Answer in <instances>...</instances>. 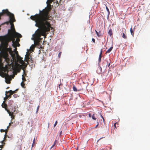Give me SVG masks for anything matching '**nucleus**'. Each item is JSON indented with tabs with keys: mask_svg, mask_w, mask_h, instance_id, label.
Here are the masks:
<instances>
[{
	"mask_svg": "<svg viewBox=\"0 0 150 150\" xmlns=\"http://www.w3.org/2000/svg\"><path fill=\"white\" fill-rule=\"evenodd\" d=\"M47 7L45 8L42 11L40 10L39 14L31 16L30 18L33 21L51 26L49 21L50 20L49 18L50 15L49 14V12L51 10V6L50 4L48 3V1H47Z\"/></svg>",
	"mask_w": 150,
	"mask_h": 150,
	"instance_id": "1",
	"label": "nucleus"
},
{
	"mask_svg": "<svg viewBox=\"0 0 150 150\" xmlns=\"http://www.w3.org/2000/svg\"><path fill=\"white\" fill-rule=\"evenodd\" d=\"M35 26L38 27L40 29H38L35 32V34L33 35L35 38L34 42L36 45H38L40 42L42 38L40 37L41 36H46V33L50 31V28L51 29L52 28L51 26H50L47 24L42 23L37 21H35Z\"/></svg>",
	"mask_w": 150,
	"mask_h": 150,
	"instance_id": "2",
	"label": "nucleus"
},
{
	"mask_svg": "<svg viewBox=\"0 0 150 150\" xmlns=\"http://www.w3.org/2000/svg\"><path fill=\"white\" fill-rule=\"evenodd\" d=\"M8 56V53L6 52H4L0 56V66L3 67L4 69H8V65L10 67L9 64L11 61Z\"/></svg>",
	"mask_w": 150,
	"mask_h": 150,
	"instance_id": "3",
	"label": "nucleus"
},
{
	"mask_svg": "<svg viewBox=\"0 0 150 150\" xmlns=\"http://www.w3.org/2000/svg\"><path fill=\"white\" fill-rule=\"evenodd\" d=\"M12 17L13 19L11 20L10 25H11V29L8 30V38H10L11 40L13 38H21L22 36L21 35L16 31L15 29L14 28V26L13 23L16 21V20L14 18V16H11Z\"/></svg>",
	"mask_w": 150,
	"mask_h": 150,
	"instance_id": "4",
	"label": "nucleus"
},
{
	"mask_svg": "<svg viewBox=\"0 0 150 150\" xmlns=\"http://www.w3.org/2000/svg\"><path fill=\"white\" fill-rule=\"evenodd\" d=\"M0 40L1 41V43L0 45V51L3 50H6L7 52H8L11 55L13 58H16V54H13L11 48L9 47L8 48V42L6 39L5 38L2 37L0 38Z\"/></svg>",
	"mask_w": 150,
	"mask_h": 150,
	"instance_id": "5",
	"label": "nucleus"
},
{
	"mask_svg": "<svg viewBox=\"0 0 150 150\" xmlns=\"http://www.w3.org/2000/svg\"><path fill=\"white\" fill-rule=\"evenodd\" d=\"M4 72H5L3 73V76L2 77H4L6 82L7 83L9 84L10 83V81L11 80V77L12 76L11 75H9L8 74V69H4Z\"/></svg>",
	"mask_w": 150,
	"mask_h": 150,
	"instance_id": "6",
	"label": "nucleus"
},
{
	"mask_svg": "<svg viewBox=\"0 0 150 150\" xmlns=\"http://www.w3.org/2000/svg\"><path fill=\"white\" fill-rule=\"evenodd\" d=\"M14 49V51H15L16 54V57L17 60L19 63L20 64H21L23 66H27V64H26L23 61L22 59V58L21 57L18 55V52L16 51L17 48L16 47Z\"/></svg>",
	"mask_w": 150,
	"mask_h": 150,
	"instance_id": "7",
	"label": "nucleus"
},
{
	"mask_svg": "<svg viewBox=\"0 0 150 150\" xmlns=\"http://www.w3.org/2000/svg\"><path fill=\"white\" fill-rule=\"evenodd\" d=\"M12 15H14V14L9 12L7 9L3 10L2 11V12L0 13V17L4 15H6L9 16V17H11V16Z\"/></svg>",
	"mask_w": 150,
	"mask_h": 150,
	"instance_id": "8",
	"label": "nucleus"
},
{
	"mask_svg": "<svg viewBox=\"0 0 150 150\" xmlns=\"http://www.w3.org/2000/svg\"><path fill=\"white\" fill-rule=\"evenodd\" d=\"M6 110L9 114V115L11 116V118L12 119H14V116L13 115V113L15 112L16 111V108L15 107L12 108L11 110V112L9 110L7 109H6Z\"/></svg>",
	"mask_w": 150,
	"mask_h": 150,
	"instance_id": "9",
	"label": "nucleus"
},
{
	"mask_svg": "<svg viewBox=\"0 0 150 150\" xmlns=\"http://www.w3.org/2000/svg\"><path fill=\"white\" fill-rule=\"evenodd\" d=\"M15 38H13L11 40H10V38H8L9 41L12 40V46L13 47H14L15 48L16 47H19L20 46V44L18 42H15Z\"/></svg>",
	"mask_w": 150,
	"mask_h": 150,
	"instance_id": "10",
	"label": "nucleus"
},
{
	"mask_svg": "<svg viewBox=\"0 0 150 150\" xmlns=\"http://www.w3.org/2000/svg\"><path fill=\"white\" fill-rule=\"evenodd\" d=\"M122 37L124 39H127V36L126 35V30L125 28H123L122 30Z\"/></svg>",
	"mask_w": 150,
	"mask_h": 150,
	"instance_id": "11",
	"label": "nucleus"
},
{
	"mask_svg": "<svg viewBox=\"0 0 150 150\" xmlns=\"http://www.w3.org/2000/svg\"><path fill=\"white\" fill-rule=\"evenodd\" d=\"M73 89L74 91H76V92L77 91H79L81 90H83V88L82 87V88H81V89H79V90H77V89L76 88V87L74 86H73Z\"/></svg>",
	"mask_w": 150,
	"mask_h": 150,
	"instance_id": "12",
	"label": "nucleus"
},
{
	"mask_svg": "<svg viewBox=\"0 0 150 150\" xmlns=\"http://www.w3.org/2000/svg\"><path fill=\"white\" fill-rule=\"evenodd\" d=\"M2 107L4 108H5L6 110V109H7L6 107H7V105L5 103V101H3V103L1 105Z\"/></svg>",
	"mask_w": 150,
	"mask_h": 150,
	"instance_id": "13",
	"label": "nucleus"
},
{
	"mask_svg": "<svg viewBox=\"0 0 150 150\" xmlns=\"http://www.w3.org/2000/svg\"><path fill=\"white\" fill-rule=\"evenodd\" d=\"M14 103V102L12 100H10L8 101V106L11 107H12L13 104Z\"/></svg>",
	"mask_w": 150,
	"mask_h": 150,
	"instance_id": "14",
	"label": "nucleus"
},
{
	"mask_svg": "<svg viewBox=\"0 0 150 150\" xmlns=\"http://www.w3.org/2000/svg\"><path fill=\"white\" fill-rule=\"evenodd\" d=\"M14 16V15H12V16L11 15V17H9V18H10V20L9 21H7L5 23H4L3 24H6L7 25H8L9 23H11V19L12 20V19H13V18H12V17H11V16Z\"/></svg>",
	"mask_w": 150,
	"mask_h": 150,
	"instance_id": "15",
	"label": "nucleus"
},
{
	"mask_svg": "<svg viewBox=\"0 0 150 150\" xmlns=\"http://www.w3.org/2000/svg\"><path fill=\"white\" fill-rule=\"evenodd\" d=\"M17 91V90L14 91H12L11 90H10L8 91H6V93H11L12 94H13L15 93L16 92V91Z\"/></svg>",
	"mask_w": 150,
	"mask_h": 150,
	"instance_id": "16",
	"label": "nucleus"
},
{
	"mask_svg": "<svg viewBox=\"0 0 150 150\" xmlns=\"http://www.w3.org/2000/svg\"><path fill=\"white\" fill-rule=\"evenodd\" d=\"M102 53V50L101 49L100 52V55H99V62H100L101 61Z\"/></svg>",
	"mask_w": 150,
	"mask_h": 150,
	"instance_id": "17",
	"label": "nucleus"
},
{
	"mask_svg": "<svg viewBox=\"0 0 150 150\" xmlns=\"http://www.w3.org/2000/svg\"><path fill=\"white\" fill-rule=\"evenodd\" d=\"M8 93H6V99H8V98H10L11 97V95H12L11 93H10L9 95H7V94Z\"/></svg>",
	"mask_w": 150,
	"mask_h": 150,
	"instance_id": "18",
	"label": "nucleus"
},
{
	"mask_svg": "<svg viewBox=\"0 0 150 150\" xmlns=\"http://www.w3.org/2000/svg\"><path fill=\"white\" fill-rule=\"evenodd\" d=\"M108 34L110 35V36H112V31L111 29H110L108 32Z\"/></svg>",
	"mask_w": 150,
	"mask_h": 150,
	"instance_id": "19",
	"label": "nucleus"
},
{
	"mask_svg": "<svg viewBox=\"0 0 150 150\" xmlns=\"http://www.w3.org/2000/svg\"><path fill=\"white\" fill-rule=\"evenodd\" d=\"M113 47L112 46L106 52V53H110L111 50H112L113 49Z\"/></svg>",
	"mask_w": 150,
	"mask_h": 150,
	"instance_id": "20",
	"label": "nucleus"
},
{
	"mask_svg": "<svg viewBox=\"0 0 150 150\" xmlns=\"http://www.w3.org/2000/svg\"><path fill=\"white\" fill-rule=\"evenodd\" d=\"M130 33H131V35L133 36H134V32L133 31V30H132V28H131L130 29Z\"/></svg>",
	"mask_w": 150,
	"mask_h": 150,
	"instance_id": "21",
	"label": "nucleus"
},
{
	"mask_svg": "<svg viewBox=\"0 0 150 150\" xmlns=\"http://www.w3.org/2000/svg\"><path fill=\"white\" fill-rule=\"evenodd\" d=\"M21 86L23 88H25V84L24 83V82H21Z\"/></svg>",
	"mask_w": 150,
	"mask_h": 150,
	"instance_id": "22",
	"label": "nucleus"
},
{
	"mask_svg": "<svg viewBox=\"0 0 150 150\" xmlns=\"http://www.w3.org/2000/svg\"><path fill=\"white\" fill-rule=\"evenodd\" d=\"M106 10H107V12H108V16L110 15V12L109 10L108 7L107 6H106Z\"/></svg>",
	"mask_w": 150,
	"mask_h": 150,
	"instance_id": "23",
	"label": "nucleus"
},
{
	"mask_svg": "<svg viewBox=\"0 0 150 150\" xmlns=\"http://www.w3.org/2000/svg\"><path fill=\"white\" fill-rule=\"evenodd\" d=\"M9 126H8L7 127V129H6V134H5V138L6 137V134H7V132H8V129L9 128Z\"/></svg>",
	"mask_w": 150,
	"mask_h": 150,
	"instance_id": "24",
	"label": "nucleus"
},
{
	"mask_svg": "<svg viewBox=\"0 0 150 150\" xmlns=\"http://www.w3.org/2000/svg\"><path fill=\"white\" fill-rule=\"evenodd\" d=\"M57 142V141L56 140H55L54 142V143L53 145L51 147V148H53L54 146H55V144H56Z\"/></svg>",
	"mask_w": 150,
	"mask_h": 150,
	"instance_id": "25",
	"label": "nucleus"
},
{
	"mask_svg": "<svg viewBox=\"0 0 150 150\" xmlns=\"http://www.w3.org/2000/svg\"><path fill=\"white\" fill-rule=\"evenodd\" d=\"M25 58L29 60L30 58L29 55H27V54H26Z\"/></svg>",
	"mask_w": 150,
	"mask_h": 150,
	"instance_id": "26",
	"label": "nucleus"
},
{
	"mask_svg": "<svg viewBox=\"0 0 150 150\" xmlns=\"http://www.w3.org/2000/svg\"><path fill=\"white\" fill-rule=\"evenodd\" d=\"M22 76H23V77H22V79L23 80V81L22 82H25V81H26V79L25 78V77L23 76V75H22Z\"/></svg>",
	"mask_w": 150,
	"mask_h": 150,
	"instance_id": "27",
	"label": "nucleus"
},
{
	"mask_svg": "<svg viewBox=\"0 0 150 150\" xmlns=\"http://www.w3.org/2000/svg\"><path fill=\"white\" fill-rule=\"evenodd\" d=\"M53 1L54 0H48L47 1L48 3L51 4Z\"/></svg>",
	"mask_w": 150,
	"mask_h": 150,
	"instance_id": "28",
	"label": "nucleus"
},
{
	"mask_svg": "<svg viewBox=\"0 0 150 150\" xmlns=\"http://www.w3.org/2000/svg\"><path fill=\"white\" fill-rule=\"evenodd\" d=\"M92 118L94 120H96V118L94 116V115L93 114L92 116Z\"/></svg>",
	"mask_w": 150,
	"mask_h": 150,
	"instance_id": "29",
	"label": "nucleus"
},
{
	"mask_svg": "<svg viewBox=\"0 0 150 150\" xmlns=\"http://www.w3.org/2000/svg\"><path fill=\"white\" fill-rule=\"evenodd\" d=\"M18 96V95L17 94H14L13 95V96L15 98H17Z\"/></svg>",
	"mask_w": 150,
	"mask_h": 150,
	"instance_id": "30",
	"label": "nucleus"
},
{
	"mask_svg": "<svg viewBox=\"0 0 150 150\" xmlns=\"http://www.w3.org/2000/svg\"><path fill=\"white\" fill-rule=\"evenodd\" d=\"M61 54H62V52H60L59 53L58 55V57H59V58H60L61 56Z\"/></svg>",
	"mask_w": 150,
	"mask_h": 150,
	"instance_id": "31",
	"label": "nucleus"
},
{
	"mask_svg": "<svg viewBox=\"0 0 150 150\" xmlns=\"http://www.w3.org/2000/svg\"><path fill=\"white\" fill-rule=\"evenodd\" d=\"M100 116H101V117H102V119H103V122L104 123L105 122V119H104V117H103L102 116V115H100Z\"/></svg>",
	"mask_w": 150,
	"mask_h": 150,
	"instance_id": "32",
	"label": "nucleus"
},
{
	"mask_svg": "<svg viewBox=\"0 0 150 150\" xmlns=\"http://www.w3.org/2000/svg\"><path fill=\"white\" fill-rule=\"evenodd\" d=\"M0 131L1 132H6V130L1 129L0 130Z\"/></svg>",
	"mask_w": 150,
	"mask_h": 150,
	"instance_id": "33",
	"label": "nucleus"
},
{
	"mask_svg": "<svg viewBox=\"0 0 150 150\" xmlns=\"http://www.w3.org/2000/svg\"><path fill=\"white\" fill-rule=\"evenodd\" d=\"M35 137L33 139V143L32 145V146H33L34 144L35 143Z\"/></svg>",
	"mask_w": 150,
	"mask_h": 150,
	"instance_id": "34",
	"label": "nucleus"
},
{
	"mask_svg": "<svg viewBox=\"0 0 150 150\" xmlns=\"http://www.w3.org/2000/svg\"><path fill=\"white\" fill-rule=\"evenodd\" d=\"M20 41V40L19 38H17L16 39V40L15 41V42H18L19 41Z\"/></svg>",
	"mask_w": 150,
	"mask_h": 150,
	"instance_id": "35",
	"label": "nucleus"
},
{
	"mask_svg": "<svg viewBox=\"0 0 150 150\" xmlns=\"http://www.w3.org/2000/svg\"><path fill=\"white\" fill-rule=\"evenodd\" d=\"M57 121H56L55 124L54 125V127H55V126L57 125Z\"/></svg>",
	"mask_w": 150,
	"mask_h": 150,
	"instance_id": "36",
	"label": "nucleus"
},
{
	"mask_svg": "<svg viewBox=\"0 0 150 150\" xmlns=\"http://www.w3.org/2000/svg\"><path fill=\"white\" fill-rule=\"evenodd\" d=\"M92 40L94 43L95 42V40L94 38H92Z\"/></svg>",
	"mask_w": 150,
	"mask_h": 150,
	"instance_id": "37",
	"label": "nucleus"
},
{
	"mask_svg": "<svg viewBox=\"0 0 150 150\" xmlns=\"http://www.w3.org/2000/svg\"><path fill=\"white\" fill-rule=\"evenodd\" d=\"M95 31H96V33L97 35L98 36H100V35H99V34H98V33L97 32V31L96 30Z\"/></svg>",
	"mask_w": 150,
	"mask_h": 150,
	"instance_id": "38",
	"label": "nucleus"
},
{
	"mask_svg": "<svg viewBox=\"0 0 150 150\" xmlns=\"http://www.w3.org/2000/svg\"><path fill=\"white\" fill-rule=\"evenodd\" d=\"M98 125H99V123H98V122H97V124L95 126V128H96L98 126Z\"/></svg>",
	"mask_w": 150,
	"mask_h": 150,
	"instance_id": "39",
	"label": "nucleus"
},
{
	"mask_svg": "<svg viewBox=\"0 0 150 150\" xmlns=\"http://www.w3.org/2000/svg\"><path fill=\"white\" fill-rule=\"evenodd\" d=\"M39 107H40V106L39 105H38V107H37V112H38L39 110Z\"/></svg>",
	"mask_w": 150,
	"mask_h": 150,
	"instance_id": "40",
	"label": "nucleus"
},
{
	"mask_svg": "<svg viewBox=\"0 0 150 150\" xmlns=\"http://www.w3.org/2000/svg\"><path fill=\"white\" fill-rule=\"evenodd\" d=\"M28 59L25 58V61L27 62H28Z\"/></svg>",
	"mask_w": 150,
	"mask_h": 150,
	"instance_id": "41",
	"label": "nucleus"
},
{
	"mask_svg": "<svg viewBox=\"0 0 150 150\" xmlns=\"http://www.w3.org/2000/svg\"><path fill=\"white\" fill-rule=\"evenodd\" d=\"M88 115H89V117H91V115L90 113H89Z\"/></svg>",
	"mask_w": 150,
	"mask_h": 150,
	"instance_id": "42",
	"label": "nucleus"
},
{
	"mask_svg": "<svg viewBox=\"0 0 150 150\" xmlns=\"http://www.w3.org/2000/svg\"><path fill=\"white\" fill-rule=\"evenodd\" d=\"M3 145H0V148H3Z\"/></svg>",
	"mask_w": 150,
	"mask_h": 150,
	"instance_id": "43",
	"label": "nucleus"
},
{
	"mask_svg": "<svg viewBox=\"0 0 150 150\" xmlns=\"http://www.w3.org/2000/svg\"><path fill=\"white\" fill-rule=\"evenodd\" d=\"M6 97L4 98V101H5L7 99H6Z\"/></svg>",
	"mask_w": 150,
	"mask_h": 150,
	"instance_id": "44",
	"label": "nucleus"
},
{
	"mask_svg": "<svg viewBox=\"0 0 150 150\" xmlns=\"http://www.w3.org/2000/svg\"><path fill=\"white\" fill-rule=\"evenodd\" d=\"M116 123H115L114 125V126H115V127L116 128Z\"/></svg>",
	"mask_w": 150,
	"mask_h": 150,
	"instance_id": "45",
	"label": "nucleus"
},
{
	"mask_svg": "<svg viewBox=\"0 0 150 150\" xmlns=\"http://www.w3.org/2000/svg\"><path fill=\"white\" fill-rule=\"evenodd\" d=\"M110 63H109L108 65V67H110Z\"/></svg>",
	"mask_w": 150,
	"mask_h": 150,
	"instance_id": "46",
	"label": "nucleus"
},
{
	"mask_svg": "<svg viewBox=\"0 0 150 150\" xmlns=\"http://www.w3.org/2000/svg\"><path fill=\"white\" fill-rule=\"evenodd\" d=\"M1 143L2 144H3V142H4V141H3V140L2 141H1Z\"/></svg>",
	"mask_w": 150,
	"mask_h": 150,
	"instance_id": "47",
	"label": "nucleus"
},
{
	"mask_svg": "<svg viewBox=\"0 0 150 150\" xmlns=\"http://www.w3.org/2000/svg\"><path fill=\"white\" fill-rule=\"evenodd\" d=\"M5 143L3 142V144H2V145H3V146H4V144H5Z\"/></svg>",
	"mask_w": 150,
	"mask_h": 150,
	"instance_id": "48",
	"label": "nucleus"
},
{
	"mask_svg": "<svg viewBox=\"0 0 150 150\" xmlns=\"http://www.w3.org/2000/svg\"><path fill=\"white\" fill-rule=\"evenodd\" d=\"M11 123H9V125H8V126H11Z\"/></svg>",
	"mask_w": 150,
	"mask_h": 150,
	"instance_id": "49",
	"label": "nucleus"
},
{
	"mask_svg": "<svg viewBox=\"0 0 150 150\" xmlns=\"http://www.w3.org/2000/svg\"><path fill=\"white\" fill-rule=\"evenodd\" d=\"M103 138L102 137V138H100L98 140V141L99 140H100V139H102V138Z\"/></svg>",
	"mask_w": 150,
	"mask_h": 150,
	"instance_id": "50",
	"label": "nucleus"
},
{
	"mask_svg": "<svg viewBox=\"0 0 150 150\" xmlns=\"http://www.w3.org/2000/svg\"><path fill=\"white\" fill-rule=\"evenodd\" d=\"M62 131H61V132L60 133V135H61V134H62Z\"/></svg>",
	"mask_w": 150,
	"mask_h": 150,
	"instance_id": "51",
	"label": "nucleus"
},
{
	"mask_svg": "<svg viewBox=\"0 0 150 150\" xmlns=\"http://www.w3.org/2000/svg\"><path fill=\"white\" fill-rule=\"evenodd\" d=\"M1 19V17H0V19Z\"/></svg>",
	"mask_w": 150,
	"mask_h": 150,
	"instance_id": "52",
	"label": "nucleus"
},
{
	"mask_svg": "<svg viewBox=\"0 0 150 150\" xmlns=\"http://www.w3.org/2000/svg\"><path fill=\"white\" fill-rule=\"evenodd\" d=\"M49 123H48V125L49 126Z\"/></svg>",
	"mask_w": 150,
	"mask_h": 150,
	"instance_id": "53",
	"label": "nucleus"
},
{
	"mask_svg": "<svg viewBox=\"0 0 150 150\" xmlns=\"http://www.w3.org/2000/svg\"><path fill=\"white\" fill-rule=\"evenodd\" d=\"M76 150H77V149H76Z\"/></svg>",
	"mask_w": 150,
	"mask_h": 150,
	"instance_id": "54",
	"label": "nucleus"
}]
</instances>
